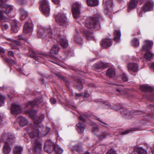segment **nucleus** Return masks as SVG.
<instances>
[{
	"instance_id": "1",
	"label": "nucleus",
	"mask_w": 154,
	"mask_h": 154,
	"mask_svg": "<svg viewBox=\"0 0 154 154\" xmlns=\"http://www.w3.org/2000/svg\"><path fill=\"white\" fill-rule=\"evenodd\" d=\"M101 18V15L99 14L92 17L88 18L85 23V26L88 28L99 30L100 29V26L99 21Z\"/></svg>"
},
{
	"instance_id": "2",
	"label": "nucleus",
	"mask_w": 154,
	"mask_h": 154,
	"mask_svg": "<svg viewBox=\"0 0 154 154\" xmlns=\"http://www.w3.org/2000/svg\"><path fill=\"white\" fill-rule=\"evenodd\" d=\"M39 128V127H33L32 125L29 126L27 128L26 130L31 138L33 139L38 137L41 133H43L44 132V130H45V133L44 134V135H46L50 130V128L48 127L46 128H44L42 130H40V131L38 130Z\"/></svg>"
},
{
	"instance_id": "3",
	"label": "nucleus",
	"mask_w": 154,
	"mask_h": 154,
	"mask_svg": "<svg viewBox=\"0 0 154 154\" xmlns=\"http://www.w3.org/2000/svg\"><path fill=\"white\" fill-rule=\"evenodd\" d=\"M38 34L39 38L43 39L48 38V37L50 38L53 37V35L49 27L48 28L43 27H41L38 31Z\"/></svg>"
},
{
	"instance_id": "4",
	"label": "nucleus",
	"mask_w": 154,
	"mask_h": 154,
	"mask_svg": "<svg viewBox=\"0 0 154 154\" xmlns=\"http://www.w3.org/2000/svg\"><path fill=\"white\" fill-rule=\"evenodd\" d=\"M55 18L56 22L62 26H66L68 25V23L66 18V14L63 13L57 14Z\"/></svg>"
},
{
	"instance_id": "5",
	"label": "nucleus",
	"mask_w": 154,
	"mask_h": 154,
	"mask_svg": "<svg viewBox=\"0 0 154 154\" xmlns=\"http://www.w3.org/2000/svg\"><path fill=\"white\" fill-rule=\"evenodd\" d=\"M81 8V4L78 3L73 4L72 7V10L74 18H77L80 16V9Z\"/></svg>"
},
{
	"instance_id": "6",
	"label": "nucleus",
	"mask_w": 154,
	"mask_h": 154,
	"mask_svg": "<svg viewBox=\"0 0 154 154\" xmlns=\"http://www.w3.org/2000/svg\"><path fill=\"white\" fill-rule=\"evenodd\" d=\"M33 148L32 151L34 154H40L41 151L42 146L41 144L36 139L32 140Z\"/></svg>"
},
{
	"instance_id": "7",
	"label": "nucleus",
	"mask_w": 154,
	"mask_h": 154,
	"mask_svg": "<svg viewBox=\"0 0 154 154\" xmlns=\"http://www.w3.org/2000/svg\"><path fill=\"white\" fill-rule=\"evenodd\" d=\"M146 3L141 8L142 10L145 12L152 11L153 8L154 3L152 1L150 0H143Z\"/></svg>"
},
{
	"instance_id": "8",
	"label": "nucleus",
	"mask_w": 154,
	"mask_h": 154,
	"mask_svg": "<svg viewBox=\"0 0 154 154\" xmlns=\"http://www.w3.org/2000/svg\"><path fill=\"white\" fill-rule=\"evenodd\" d=\"M41 6L44 15L46 17L48 16L49 15L50 9L47 0H43L41 2Z\"/></svg>"
},
{
	"instance_id": "9",
	"label": "nucleus",
	"mask_w": 154,
	"mask_h": 154,
	"mask_svg": "<svg viewBox=\"0 0 154 154\" xmlns=\"http://www.w3.org/2000/svg\"><path fill=\"white\" fill-rule=\"evenodd\" d=\"M99 131L98 128L97 127H95L93 128L92 132L93 133H94L95 134L97 135V137H98V139L100 140L106 138L108 136H111L110 134L109 133L104 132H102L100 134H97L96 132Z\"/></svg>"
},
{
	"instance_id": "10",
	"label": "nucleus",
	"mask_w": 154,
	"mask_h": 154,
	"mask_svg": "<svg viewBox=\"0 0 154 154\" xmlns=\"http://www.w3.org/2000/svg\"><path fill=\"white\" fill-rule=\"evenodd\" d=\"M14 137L11 134L8 132H4L2 134L1 139L2 142H8L10 143H11V140H14Z\"/></svg>"
},
{
	"instance_id": "11",
	"label": "nucleus",
	"mask_w": 154,
	"mask_h": 154,
	"mask_svg": "<svg viewBox=\"0 0 154 154\" xmlns=\"http://www.w3.org/2000/svg\"><path fill=\"white\" fill-rule=\"evenodd\" d=\"M44 115L42 114L39 117L38 119V120H35L34 121L35 126L34 127H39V128L38 129V130L39 131L40 130H42L44 128V127L41 124V122L42 120L44 119Z\"/></svg>"
},
{
	"instance_id": "12",
	"label": "nucleus",
	"mask_w": 154,
	"mask_h": 154,
	"mask_svg": "<svg viewBox=\"0 0 154 154\" xmlns=\"http://www.w3.org/2000/svg\"><path fill=\"white\" fill-rule=\"evenodd\" d=\"M79 119L82 121L83 123H81L79 122L76 125L77 127V129L79 133H83L85 130V128L84 127V122H85L86 120L84 119L83 117L81 116L79 117Z\"/></svg>"
},
{
	"instance_id": "13",
	"label": "nucleus",
	"mask_w": 154,
	"mask_h": 154,
	"mask_svg": "<svg viewBox=\"0 0 154 154\" xmlns=\"http://www.w3.org/2000/svg\"><path fill=\"white\" fill-rule=\"evenodd\" d=\"M58 42L63 48H66L68 45V42L65 37L62 35L58 36L56 38Z\"/></svg>"
},
{
	"instance_id": "14",
	"label": "nucleus",
	"mask_w": 154,
	"mask_h": 154,
	"mask_svg": "<svg viewBox=\"0 0 154 154\" xmlns=\"http://www.w3.org/2000/svg\"><path fill=\"white\" fill-rule=\"evenodd\" d=\"M54 145L53 142L51 140H47L45 143L44 149L47 152L50 153L51 152L52 147H54Z\"/></svg>"
},
{
	"instance_id": "15",
	"label": "nucleus",
	"mask_w": 154,
	"mask_h": 154,
	"mask_svg": "<svg viewBox=\"0 0 154 154\" xmlns=\"http://www.w3.org/2000/svg\"><path fill=\"white\" fill-rule=\"evenodd\" d=\"M21 112L20 106L17 104L13 103L11 105V112L13 114L16 115Z\"/></svg>"
},
{
	"instance_id": "16",
	"label": "nucleus",
	"mask_w": 154,
	"mask_h": 154,
	"mask_svg": "<svg viewBox=\"0 0 154 154\" xmlns=\"http://www.w3.org/2000/svg\"><path fill=\"white\" fill-rule=\"evenodd\" d=\"M127 67L129 72L131 73L132 71L138 72L139 70L138 64L136 63H129Z\"/></svg>"
},
{
	"instance_id": "17",
	"label": "nucleus",
	"mask_w": 154,
	"mask_h": 154,
	"mask_svg": "<svg viewBox=\"0 0 154 154\" xmlns=\"http://www.w3.org/2000/svg\"><path fill=\"white\" fill-rule=\"evenodd\" d=\"M43 99L41 96H39L38 98H36L33 101L28 102L26 106L27 107H32L34 106L38 105L43 102Z\"/></svg>"
},
{
	"instance_id": "18",
	"label": "nucleus",
	"mask_w": 154,
	"mask_h": 154,
	"mask_svg": "<svg viewBox=\"0 0 154 154\" xmlns=\"http://www.w3.org/2000/svg\"><path fill=\"white\" fill-rule=\"evenodd\" d=\"M11 144L8 142H6L5 143L2 150L4 154H9L10 153L11 150Z\"/></svg>"
},
{
	"instance_id": "19",
	"label": "nucleus",
	"mask_w": 154,
	"mask_h": 154,
	"mask_svg": "<svg viewBox=\"0 0 154 154\" xmlns=\"http://www.w3.org/2000/svg\"><path fill=\"white\" fill-rule=\"evenodd\" d=\"M103 4L104 8L109 10L112 7V0H103Z\"/></svg>"
},
{
	"instance_id": "20",
	"label": "nucleus",
	"mask_w": 154,
	"mask_h": 154,
	"mask_svg": "<svg viewBox=\"0 0 154 154\" xmlns=\"http://www.w3.org/2000/svg\"><path fill=\"white\" fill-rule=\"evenodd\" d=\"M8 40L12 41V43L10 44L12 49H18L17 46H20L22 45V43L20 41L15 40H12L10 38H8Z\"/></svg>"
},
{
	"instance_id": "21",
	"label": "nucleus",
	"mask_w": 154,
	"mask_h": 154,
	"mask_svg": "<svg viewBox=\"0 0 154 154\" xmlns=\"http://www.w3.org/2000/svg\"><path fill=\"white\" fill-rule=\"evenodd\" d=\"M42 54L40 52L33 51L30 52L29 56L36 61H39V58L38 57H41V55Z\"/></svg>"
},
{
	"instance_id": "22",
	"label": "nucleus",
	"mask_w": 154,
	"mask_h": 154,
	"mask_svg": "<svg viewBox=\"0 0 154 154\" xmlns=\"http://www.w3.org/2000/svg\"><path fill=\"white\" fill-rule=\"evenodd\" d=\"M32 26L31 24H29L28 22H26L24 26L23 32L27 34L32 31Z\"/></svg>"
},
{
	"instance_id": "23",
	"label": "nucleus",
	"mask_w": 154,
	"mask_h": 154,
	"mask_svg": "<svg viewBox=\"0 0 154 154\" xmlns=\"http://www.w3.org/2000/svg\"><path fill=\"white\" fill-rule=\"evenodd\" d=\"M112 42V40L110 38L103 39L102 40L101 45L103 47L106 48L111 45Z\"/></svg>"
},
{
	"instance_id": "24",
	"label": "nucleus",
	"mask_w": 154,
	"mask_h": 154,
	"mask_svg": "<svg viewBox=\"0 0 154 154\" xmlns=\"http://www.w3.org/2000/svg\"><path fill=\"white\" fill-rule=\"evenodd\" d=\"M153 44V42L150 41H145V45L143 46L142 49L145 51H148L151 48V46Z\"/></svg>"
},
{
	"instance_id": "25",
	"label": "nucleus",
	"mask_w": 154,
	"mask_h": 154,
	"mask_svg": "<svg viewBox=\"0 0 154 154\" xmlns=\"http://www.w3.org/2000/svg\"><path fill=\"white\" fill-rule=\"evenodd\" d=\"M134 151L139 154H146L147 151L142 147L135 146L134 148Z\"/></svg>"
},
{
	"instance_id": "26",
	"label": "nucleus",
	"mask_w": 154,
	"mask_h": 154,
	"mask_svg": "<svg viewBox=\"0 0 154 154\" xmlns=\"http://www.w3.org/2000/svg\"><path fill=\"white\" fill-rule=\"evenodd\" d=\"M2 9L5 11H4L5 14L7 15L13 10V8L11 5L5 4L3 6Z\"/></svg>"
},
{
	"instance_id": "27",
	"label": "nucleus",
	"mask_w": 154,
	"mask_h": 154,
	"mask_svg": "<svg viewBox=\"0 0 154 154\" xmlns=\"http://www.w3.org/2000/svg\"><path fill=\"white\" fill-rule=\"evenodd\" d=\"M19 124L22 126L26 125L28 123L27 120L24 117L20 116L17 119Z\"/></svg>"
},
{
	"instance_id": "28",
	"label": "nucleus",
	"mask_w": 154,
	"mask_h": 154,
	"mask_svg": "<svg viewBox=\"0 0 154 154\" xmlns=\"http://www.w3.org/2000/svg\"><path fill=\"white\" fill-rule=\"evenodd\" d=\"M20 19L22 20H23L28 16V12L23 9H20Z\"/></svg>"
},
{
	"instance_id": "29",
	"label": "nucleus",
	"mask_w": 154,
	"mask_h": 154,
	"mask_svg": "<svg viewBox=\"0 0 154 154\" xmlns=\"http://www.w3.org/2000/svg\"><path fill=\"white\" fill-rule=\"evenodd\" d=\"M59 47L56 45H54L52 48L51 50L50 51V53L51 56H53L54 55H56L58 53L59 50Z\"/></svg>"
},
{
	"instance_id": "30",
	"label": "nucleus",
	"mask_w": 154,
	"mask_h": 154,
	"mask_svg": "<svg viewBox=\"0 0 154 154\" xmlns=\"http://www.w3.org/2000/svg\"><path fill=\"white\" fill-rule=\"evenodd\" d=\"M18 21L17 20H14L11 24L12 29L13 32L17 33L19 30V28L17 26Z\"/></svg>"
},
{
	"instance_id": "31",
	"label": "nucleus",
	"mask_w": 154,
	"mask_h": 154,
	"mask_svg": "<svg viewBox=\"0 0 154 154\" xmlns=\"http://www.w3.org/2000/svg\"><path fill=\"white\" fill-rule=\"evenodd\" d=\"M88 6L91 7L96 6L99 4L98 0H87Z\"/></svg>"
},
{
	"instance_id": "32",
	"label": "nucleus",
	"mask_w": 154,
	"mask_h": 154,
	"mask_svg": "<svg viewBox=\"0 0 154 154\" xmlns=\"http://www.w3.org/2000/svg\"><path fill=\"white\" fill-rule=\"evenodd\" d=\"M5 11L2 10V9L0 10V20L4 22H6L9 21V19L6 17L5 15V13L4 11Z\"/></svg>"
},
{
	"instance_id": "33",
	"label": "nucleus",
	"mask_w": 154,
	"mask_h": 154,
	"mask_svg": "<svg viewBox=\"0 0 154 154\" xmlns=\"http://www.w3.org/2000/svg\"><path fill=\"white\" fill-rule=\"evenodd\" d=\"M140 88L141 91L145 92H150L153 90V88L147 85H141Z\"/></svg>"
},
{
	"instance_id": "34",
	"label": "nucleus",
	"mask_w": 154,
	"mask_h": 154,
	"mask_svg": "<svg viewBox=\"0 0 154 154\" xmlns=\"http://www.w3.org/2000/svg\"><path fill=\"white\" fill-rule=\"evenodd\" d=\"M138 0H131L128 7V10L135 8L137 5Z\"/></svg>"
},
{
	"instance_id": "35",
	"label": "nucleus",
	"mask_w": 154,
	"mask_h": 154,
	"mask_svg": "<svg viewBox=\"0 0 154 154\" xmlns=\"http://www.w3.org/2000/svg\"><path fill=\"white\" fill-rule=\"evenodd\" d=\"M23 150V148L21 146H16L13 149L14 154H21Z\"/></svg>"
},
{
	"instance_id": "36",
	"label": "nucleus",
	"mask_w": 154,
	"mask_h": 154,
	"mask_svg": "<svg viewBox=\"0 0 154 154\" xmlns=\"http://www.w3.org/2000/svg\"><path fill=\"white\" fill-rule=\"evenodd\" d=\"M106 74L110 77H113L115 75V69L113 68H110L108 69Z\"/></svg>"
},
{
	"instance_id": "37",
	"label": "nucleus",
	"mask_w": 154,
	"mask_h": 154,
	"mask_svg": "<svg viewBox=\"0 0 154 154\" xmlns=\"http://www.w3.org/2000/svg\"><path fill=\"white\" fill-rule=\"evenodd\" d=\"M121 32L119 30H116L114 32V40L116 42L119 41L121 37Z\"/></svg>"
},
{
	"instance_id": "38",
	"label": "nucleus",
	"mask_w": 154,
	"mask_h": 154,
	"mask_svg": "<svg viewBox=\"0 0 154 154\" xmlns=\"http://www.w3.org/2000/svg\"><path fill=\"white\" fill-rule=\"evenodd\" d=\"M106 66L105 63L101 62H98L95 64L94 65V68L97 69L105 67Z\"/></svg>"
},
{
	"instance_id": "39",
	"label": "nucleus",
	"mask_w": 154,
	"mask_h": 154,
	"mask_svg": "<svg viewBox=\"0 0 154 154\" xmlns=\"http://www.w3.org/2000/svg\"><path fill=\"white\" fill-rule=\"evenodd\" d=\"M53 149L57 154H61L63 151V149L57 145H55L53 147Z\"/></svg>"
},
{
	"instance_id": "40",
	"label": "nucleus",
	"mask_w": 154,
	"mask_h": 154,
	"mask_svg": "<svg viewBox=\"0 0 154 154\" xmlns=\"http://www.w3.org/2000/svg\"><path fill=\"white\" fill-rule=\"evenodd\" d=\"M154 54L150 52H147L144 55L145 58L148 60H151Z\"/></svg>"
},
{
	"instance_id": "41",
	"label": "nucleus",
	"mask_w": 154,
	"mask_h": 154,
	"mask_svg": "<svg viewBox=\"0 0 154 154\" xmlns=\"http://www.w3.org/2000/svg\"><path fill=\"white\" fill-rule=\"evenodd\" d=\"M75 31L76 32L78 33L76 29H75ZM74 40L75 43L78 44L82 42V39L81 38L79 37L78 33L75 35L74 37Z\"/></svg>"
},
{
	"instance_id": "42",
	"label": "nucleus",
	"mask_w": 154,
	"mask_h": 154,
	"mask_svg": "<svg viewBox=\"0 0 154 154\" xmlns=\"http://www.w3.org/2000/svg\"><path fill=\"white\" fill-rule=\"evenodd\" d=\"M131 44L133 46L138 47L140 44L139 40L137 38H135L132 40Z\"/></svg>"
},
{
	"instance_id": "43",
	"label": "nucleus",
	"mask_w": 154,
	"mask_h": 154,
	"mask_svg": "<svg viewBox=\"0 0 154 154\" xmlns=\"http://www.w3.org/2000/svg\"><path fill=\"white\" fill-rule=\"evenodd\" d=\"M28 113L32 119H34L37 115V111L35 110L32 109L28 112Z\"/></svg>"
},
{
	"instance_id": "44",
	"label": "nucleus",
	"mask_w": 154,
	"mask_h": 154,
	"mask_svg": "<svg viewBox=\"0 0 154 154\" xmlns=\"http://www.w3.org/2000/svg\"><path fill=\"white\" fill-rule=\"evenodd\" d=\"M84 33L86 38L88 40H90L92 38V32L89 31H84Z\"/></svg>"
},
{
	"instance_id": "45",
	"label": "nucleus",
	"mask_w": 154,
	"mask_h": 154,
	"mask_svg": "<svg viewBox=\"0 0 154 154\" xmlns=\"http://www.w3.org/2000/svg\"><path fill=\"white\" fill-rule=\"evenodd\" d=\"M72 149L77 152H79L82 150V148L80 146L75 145L73 146Z\"/></svg>"
},
{
	"instance_id": "46",
	"label": "nucleus",
	"mask_w": 154,
	"mask_h": 154,
	"mask_svg": "<svg viewBox=\"0 0 154 154\" xmlns=\"http://www.w3.org/2000/svg\"><path fill=\"white\" fill-rule=\"evenodd\" d=\"M77 88L79 90H80L82 89L83 88V86L81 83V82L79 81L76 85Z\"/></svg>"
},
{
	"instance_id": "47",
	"label": "nucleus",
	"mask_w": 154,
	"mask_h": 154,
	"mask_svg": "<svg viewBox=\"0 0 154 154\" xmlns=\"http://www.w3.org/2000/svg\"><path fill=\"white\" fill-rule=\"evenodd\" d=\"M5 100V97L0 94V106L4 104Z\"/></svg>"
},
{
	"instance_id": "48",
	"label": "nucleus",
	"mask_w": 154,
	"mask_h": 154,
	"mask_svg": "<svg viewBox=\"0 0 154 154\" xmlns=\"http://www.w3.org/2000/svg\"><path fill=\"white\" fill-rule=\"evenodd\" d=\"M106 154H118L117 151L112 149L109 150L107 152Z\"/></svg>"
},
{
	"instance_id": "49",
	"label": "nucleus",
	"mask_w": 154,
	"mask_h": 154,
	"mask_svg": "<svg viewBox=\"0 0 154 154\" xmlns=\"http://www.w3.org/2000/svg\"><path fill=\"white\" fill-rule=\"evenodd\" d=\"M120 112L122 115H125L127 114L128 112L126 109H121Z\"/></svg>"
},
{
	"instance_id": "50",
	"label": "nucleus",
	"mask_w": 154,
	"mask_h": 154,
	"mask_svg": "<svg viewBox=\"0 0 154 154\" xmlns=\"http://www.w3.org/2000/svg\"><path fill=\"white\" fill-rule=\"evenodd\" d=\"M2 28L3 30H6L8 28V26L7 23H4L2 24Z\"/></svg>"
},
{
	"instance_id": "51",
	"label": "nucleus",
	"mask_w": 154,
	"mask_h": 154,
	"mask_svg": "<svg viewBox=\"0 0 154 154\" xmlns=\"http://www.w3.org/2000/svg\"><path fill=\"white\" fill-rule=\"evenodd\" d=\"M8 0H0V7L2 8Z\"/></svg>"
},
{
	"instance_id": "52",
	"label": "nucleus",
	"mask_w": 154,
	"mask_h": 154,
	"mask_svg": "<svg viewBox=\"0 0 154 154\" xmlns=\"http://www.w3.org/2000/svg\"><path fill=\"white\" fill-rule=\"evenodd\" d=\"M5 60L7 62L10 63L12 64H15L16 63L15 61L12 59L9 60L8 59L7 60L6 59Z\"/></svg>"
},
{
	"instance_id": "53",
	"label": "nucleus",
	"mask_w": 154,
	"mask_h": 154,
	"mask_svg": "<svg viewBox=\"0 0 154 154\" xmlns=\"http://www.w3.org/2000/svg\"><path fill=\"white\" fill-rule=\"evenodd\" d=\"M122 79L123 81L125 82L127 81L128 80V78L125 74L124 75L122 76Z\"/></svg>"
},
{
	"instance_id": "54",
	"label": "nucleus",
	"mask_w": 154,
	"mask_h": 154,
	"mask_svg": "<svg viewBox=\"0 0 154 154\" xmlns=\"http://www.w3.org/2000/svg\"><path fill=\"white\" fill-rule=\"evenodd\" d=\"M15 1L17 3L22 5L24 3V0H15Z\"/></svg>"
},
{
	"instance_id": "55",
	"label": "nucleus",
	"mask_w": 154,
	"mask_h": 154,
	"mask_svg": "<svg viewBox=\"0 0 154 154\" xmlns=\"http://www.w3.org/2000/svg\"><path fill=\"white\" fill-rule=\"evenodd\" d=\"M112 108L116 110H118L119 109H121V107L117 105H114V107Z\"/></svg>"
},
{
	"instance_id": "56",
	"label": "nucleus",
	"mask_w": 154,
	"mask_h": 154,
	"mask_svg": "<svg viewBox=\"0 0 154 154\" xmlns=\"http://www.w3.org/2000/svg\"><path fill=\"white\" fill-rule=\"evenodd\" d=\"M149 66L152 70H154V62L149 65Z\"/></svg>"
},
{
	"instance_id": "57",
	"label": "nucleus",
	"mask_w": 154,
	"mask_h": 154,
	"mask_svg": "<svg viewBox=\"0 0 154 154\" xmlns=\"http://www.w3.org/2000/svg\"><path fill=\"white\" fill-rule=\"evenodd\" d=\"M130 131V130H127L125 131H124L122 132L121 133V134L122 135H125V134H126L129 133Z\"/></svg>"
},
{
	"instance_id": "58",
	"label": "nucleus",
	"mask_w": 154,
	"mask_h": 154,
	"mask_svg": "<svg viewBox=\"0 0 154 154\" xmlns=\"http://www.w3.org/2000/svg\"><path fill=\"white\" fill-rule=\"evenodd\" d=\"M140 34V33L139 32V30L138 29H136L134 31V35L135 36L137 35H139Z\"/></svg>"
},
{
	"instance_id": "59",
	"label": "nucleus",
	"mask_w": 154,
	"mask_h": 154,
	"mask_svg": "<svg viewBox=\"0 0 154 154\" xmlns=\"http://www.w3.org/2000/svg\"><path fill=\"white\" fill-rule=\"evenodd\" d=\"M50 101L51 103L54 104L56 102V100L53 98H51L50 99Z\"/></svg>"
},
{
	"instance_id": "60",
	"label": "nucleus",
	"mask_w": 154,
	"mask_h": 154,
	"mask_svg": "<svg viewBox=\"0 0 154 154\" xmlns=\"http://www.w3.org/2000/svg\"><path fill=\"white\" fill-rule=\"evenodd\" d=\"M19 39L20 40H23L24 41H26L25 38L24 37H23L21 35H19Z\"/></svg>"
},
{
	"instance_id": "61",
	"label": "nucleus",
	"mask_w": 154,
	"mask_h": 154,
	"mask_svg": "<svg viewBox=\"0 0 154 154\" xmlns=\"http://www.w3.org/2000/svg\"><path fill=\"white\" fill-rule=\"evenodd\" d=\"M90 94L87 91H85L84 96L86 97H89Z\"/></svg>"
},
{
	"instance_id": "62",
	"label": "nucleus",
	"mask_w": 154,
	"mask_h": 154,
	"mask_svg": "<svg viewBox=\"0 0 154 154\" xmlns=\"http://www.w3.org/2000/svg\"><path fill=\"white\" fill-rule=\"evenodd\" d=\"M137 12L140 16L141 17L142 16V14L143 13V12L142 11H140V10H138Z\"/></svg>"
},
{
	"instance_id": "63",
	"label": "nucleus",
	"mask_w": 154,
	"mask_h": 154,
	"mask_svg": "<svg viewBox=\"0 0 154 154\" xmlns=\"http://www.w3.org/2000/svg\"><path fill=\"white\" fill-rule=\"evenodd\" d=\"M8 54L9 55L12 57H13L14 55V53L13 51H8Z\"/></svg>"
},
{
	"instance_id": "64",
	"label": "nucleus",
	"mask_w": 154,
	"mask_h": 154,
	"mask_svg": "<svg viewBox=\"0 0 154 154\" xmlns=\"http://www.w3.org/2000/svg\"><path fill=\"white\" fill-rule=\"evenodd\" d=\"M52 1L54 3L57 4L60 2V0H52Z\"/></svg>"
}]
</instances>
